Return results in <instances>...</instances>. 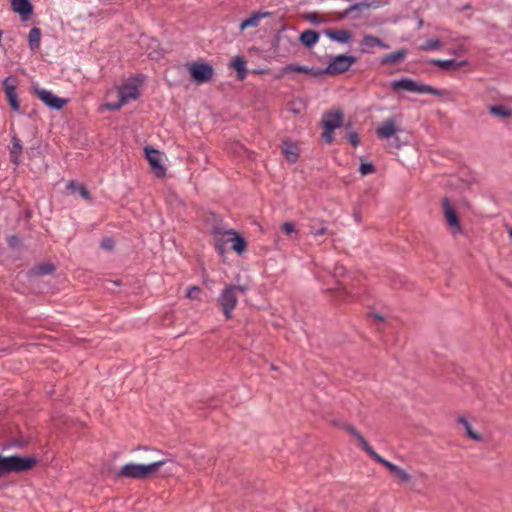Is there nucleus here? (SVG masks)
<instances>
[{
	"label": "nucleus",
	"instance_id": "0eeeda50",
	"mask_svg": "<svg viewBox=\"0 0 512 512\" xmlns=\"http://www.w3.org/2000/svg\"><path fill=\"white\" fill-rule=\"evenodd\" d=\"M357 61L352 55H337L330 57L327 67L323 70L329 75H337L344 73Z\"/></svg>",
	"mask_w": 512,
	"mask_h": 512
},
{
	"label": "nucleus",
	"instance_id": "bb28decb",
	"mask_svg": "<svg viewBox=\"0 0 512 512\" xmlns=\"http://www.w3.org/2000/svg\"><path fill=\"white\" fill-rule=\"evenodd\" d=\"M283 153L286 159L291 163L296 162L298 159V148L295 144L284 143Z\"/></svg>",
	"mask_w": 512,
	"mask_h": 512
},
{
	"label": "nucleus",
	"instance_id": "79ce46f5",
	"mask_svg": "<svg viewBox=\"0 0 512 512\" xmlns=\"http://www.w3.org/2000/svg\"><path fill=\"white\" fill-rule=\"evenodd\" d=\"M54 267L52 265H42L38 268V273L42 275L49 274L53 271Z\"/></svg>",
	"mask_w": 512,
	"mask_h": 512
},
{
	"label": "nucleus",
	"instance_id": "37998d69",
	"mask_svg": "<svg viewBox=\"0 0 512 512\" xmlns=\"http://www.w3.org/2000/svg\"><path fill=\"white\" fill-rule=\"evenodd\" d=\"M373 458H374L377 462H379V463H381L382 465H384L385 467H386V464H389V463H390L389 461L385 460L384 458H382V457H381L379 454H377V453L373 456Z\"/></svg>",
	"mask_w": 512,
	"mask_h": 512
},
{
	"label": "nucleus",
	"instance_id": "58836bf2",
	"mask_svg": "<svg viewBox=\"0 0 512 512\" xmlns=\"http://www.w3.org/2000/svg\"><path fill=\"white\" fill-rule=\"evenodd\" d=\"M348 141L354 146H358L359 143H360V139H359V136L357 133L355 132H351L349 135H348Z\"/></svg>",
	"mask_w": 512,
	"mask_h": 512
},
{
	"label": "nucleus",
	"instance_id": "7ed1b4c3",
	"mask_svg": "<svg viewBox=\"0 0 512 512\" xmlns=\"http://www.w3.org/2000/svg\"><path fill=\"white\" fill-rule=\"evenodd\" d=\"M37 460L33 456L21 457L18 455L4 457L0 455V477L30 470Z\"/></svg>",
	"mask_w": 512,
	"mask_h": 512
},
{
	"label": "nucleus",
	"instance_id": "7c9ffc66",
	"mask_svg": "<svg viewBox=\"0 0 512 512\" xmlns=\"http://www.w3.org/2000/svg\"><path fill=\"white\" fill-rule=\"evenodd\" d=\"M489 111L491 114L501 118H508L512 116V110L503 105L491 106Z\"/></svg>",
	"mask_w": 512,
	"mask_h": 512
},
{
	"label": "nucleus",
	"instance_id": "72a5a7b5",
	"mask_svg": "<svg viewBox=\"0 0 512 512\" xmlns=\"http://www.w3.org/2000/svg\"><path fill=\"white\" fill-rule=\"evenodd\" d=\"M282 229L287 235H290L294 238L298 237L299 232L293 222H284L282 224Z\"/></svg>",
	"mask_w": 512,
	"mask_h": 512
},
{
	"label": "nucleus",
	"instance_id": "09e8293b",
	"mask_svg": "<svg viewBox=\"0 0 512 512\" xmlns=\"http://www.w3.org/2000/svg\"><path fill=\"white\" fill-rule=\"evenodd\" d=\"M423 24H424L423 19L419 18L418 22H417L418 28H421L423 26Z\"/></svg>",
	"mask_w": 512,
	"mask_h": 512
},
{
	"label": "nucleus",
	"instance_id": "473e14b6",
	"mask_svg": "<svg viewBox=\"0 0 512 512\" xmlns=\"http://www.w3.org/2000/svg\"><path fill=\"white\" fill-rule=\"evenodd\" d=\"M441 46L442 42L436 38L427 40L423 45L420 46V49L423 51H433L439 49Z\"/></svg>",
	"mask_w": 512,
	"mask_h": 512
},
{
	"label": "nucleus",
	"instance_id": "4468645a",
	"mask_svg": "<svg viewBox=\"0 0 512 512\" xmlns=\"http://www.w3.org/2000/svg\"><path fill=\"white\" fill-rule=\"evenodd\" d=\"M323 126L329 130L340 128L343 124V113L339 109H334L326 112L323 115Z\"/></svg>",
	"mask_w": 512,
	"mask_h": 512
},
{
	"label": "nucleus",
	"instance_id": "8fccbe9b",
	"mask_svg": "<svg viewBox=\"0 0 512 512\" xmlns=\"http://www.w3.org/2000/svg\"><path fill=\"white\" fill-rule=\"evenodd\" d=\"M375 317V319L379 320V321H383V317L378 315V314H374L373 315Z\"/></svg>",
	"mask_w": 512,
	"mask_h": 512
},
{
	"label": "nucleus",
	"instance_id": "a878e982",
	"mask_svg": "<svg viewBox=\"0 0 512 512\" xmlns=\"http://www.w3.org/2000/svg\"><path fill=\"white\" fill-rule=\"evenodd\" d=\"M386 468L395 476H397L402 482H409L411 475L402 468L398 467L393 463L386 464Z\"/></svg>",
	"mask_w": 512,
	"mask_h": 512
},
{
	"label": "nucleus",
	"instance_id": "9d476101",
	"mask_svg": "<svg viewBox=\"0 0 512 512\" xmlns=\"http://www.w3.org/2000/svg\"><path fill=\"white\" fill-rule=\"evenodd\" d=\"M146 158L152 167L157 177H163L166 173V168L162 164V156L158 150L153 148H145Z\"/></svg>",
	"mask_w": 512,
	"mask_h": 512
},
{
	"label": "nucleus",
	"instance_id": "412c9836",
	"mask_svg": "<svg viewBox=\"0 0 512 512\" xmlns=\"http://www.w3.org/2000/svg\"><path fill=\"white\" fill-rule=\"evenodd\" d=\"M289 73H306V74H312L317 75L318 72L303 65H299L297 63L288 64L285 67L282 68L281 74L286 75Z\"/></svg>",
	"mask_w": 512,
	"mask_h": 512
},
{
	"label": "nucleus",
	"instance_id": "1a4fd4ad",
	"mask_svg": "<svg viewBox=\"0 0 512 512\" xmlns=\"http://www.w3.org/2000/svg\"><path fill=\"white\" fill-rule=\"evenodd\" d=\"M190 74L197 83H206L213 77V68L205 63H193L189 67Z\"/></svg>",
	"mask_w": 512,
	"mask_h": 512
},
{
	"label": "nucleus",
	"instance_id": "f704fd0d",
	"mask_svg": "<svg viewBox=\"0 0 512 512\" xmlns=\"http://www.w3.org/2000/svg\"><path fill=\"white\" fill-rule=\"evenodd\" d=\"M359 171L363 176H365V175L373 173L375 171V167L371 162H364V163H361V165L359 167Z\"/></svg>",
	"mask_w": 512,
	"mask_h": 512
},
{
	"label": "nucleus",
	"instance_id": "20e7f679",
	"mask_svg": "<svg viewBox=\"0 0 512 512\" xmlns=\"http://www.w3.org/2000/svg\"><path fill=\"white\" fill-rule=\"evenodd\" d=\"M246 288L239 285H226L218 296L219 306L226 319H231L233 310L238 303L239 293H244Z\"/></svg>",
	"mask_w": 512,
	"mask_h": 512
},
{
	"label": "nucleus",
	"instance_id": "c756f323",
	"mask_svg": "<svg viewBox=\"0 0 512 512\" xmlns=\"http://www.w3.org/2000/svg\"><path fill=\"white\" fill-rule=\"evenodd\" d=\"M458 422L463 425V427L466 431V434L468 435L469 438H471L475 441L482 440V437L473 431L472 426H471L470 422L468 421V419H466L465 417H459Z\"/></svg>",
	"mask_w": 512,
	"mask_h": 512
},
{
	"label": "nucleus",
	"instance_id": "9b49d317",
	"mask_svg": "<svg viewBox=\"0 0 512 512\" xmlns=\"http://www.w3.org/2000/svg\"><path fill=\"white\" fill-rule=\"evenodd\" d=\"M4 90L6 93L7 100L11 108L18 112L20 110V104L16 93L17 80L14 77H7L3 81Z\"/></svg>",
	"mask_w": 512,
	"mask_h": 512
},
{
	"label": "nucleus",
	"instance_id": "a211bd4d",
	"mask_svg": "<svg viewBox=\"0 0 512 512\" xmlns=\"http://www.w3.org/2000/svg\"><path fill=\"white\" fill-rule=\"evenodd\" d=\"M325 34L332 41H335V42H338L341 44H347L353 38L352 33L350 31L344 30V29L326 30Z\"/></svg>",
	"mask_w": 512,
	"mask_h": 512
},
{
	"label": "nucleus",
	"instance_id": "c85d7f7f",
	"mask_svg": "<svg viewBox=\"0 0 512 512\" xmlns=\"http://www.w3.org/2000/svg\"><path fill=\"white\" fill-rule=\"evenodd\" d=\"M66 188L72 193H79V195L86 200L90 198L89 191L83 185L70 181L67 183Z\"/></svg>",
	"mask_w": 512,
	"mask_h": 512
},
{
	"label": "nucleus",
	"instance_id": "a18cd8bd",
	"mask_svg": "<svg viewBox=\"0 0 512 512\" xmlns=\"http://www.w3.org/2000/svg\"><path fill=\"white\" fill-rule=\"evenodd\" d=\"M392 145H393L394 147H396V148H400V146H401V145H400V143H399V139H398V137H394L393 142H392Z\"/></svg>",
	"mask_w": 512,
	"mask_h": 512
},
{
	"label": "nucleus",
	"instance_id": "c9c22d12",
	"mask_svg": "<svg viewBox=\"0 0 512 512\" xmlns=\"http://www.w3.org/2000/svg\"><path fill=\"white\" fill-rule=\"evenodd\" d=\"M357 440L360 442L363 449L371 456L373 457L376 452L372 449V447L368 444V442L364 439L362 435H357Z\"/></svg>",
	"mask_w": 512,
	"mask_h": 512
},
{
	"label": "nucleus",
	"instance_id": "ea45409f",
	"mask_svg": "<svg viewBox=\"0 0 512 512\" xmlns=\"http://www.w3.org/2000/svg\"><path fill=\"white\" fill-rule=\"evenodd\" d=\"M114 246V241L112 238H105L101 242V247L105 250H111Z\"/></svg>",
	"mask_w": 512,
	"mask_h": 512
},
{
	"label": "nucleus",
	"instance_id": "f03ea898",
	"mask_svg": "<svg viewBox=\"0 0 512 512\" xmlns=\"http://www.w3.org/2000/svg\"><path fill=\"white\" fill-rule=\"evenodd\" d=\"M167 462V459H161L150 464L127 463L120 468L117 476L129 479H146Z\"/></svg>",
	"mask_w": 512,
	"mask_h": 512
},
{
	"label": "nucleus",
	"instance_id": "e433bc0d",
	"mask_svg": "<svg viewBox=\"0 0 512 512\" xmlns=\"http://www.w3.org/2000/svg\"><path fill=\"white\" fill-rule=\"evenodd\" d=\"M201 293V289L198 286H192L188 288L186 296L189 299H197Z\"/></svg>",
	"mask_w": 512,
	"mask_h": 512
},
{
	"label": "nucleus",
	"instance_id": "f8f14e48",
	"mask_svg": "<svg viewBox=\"0 0 512 512\" xmlns=\"http://www.w3.org/2000/svg\"><path fill=\"white\" fill-rule=\"evenodd\" d=\"M213 237L215 241L216 250L222 255L227 250V245L231 244V239L228 237L229 233H235L234 230H225L223 228L215 227L213 228Z\"/></svg>",
	"mask_w": 512,
	"mask_h": 512
},
{
	"label": "nucleus",
	"instance_id": "dca6fc26",
	"mask_svg": "<svg viewBox=\"0 0 512 512\" xmlns=\"http://www.w3.org/2000/svg\"><path fill=\"white\" fill-rule=\"evenodd\" d=\"M12 9L23 19H27L33 12L30 0H11Z\"/></svg>",
	"mask_w": 512,
	"mask_h": 512
},
{
	"label": "nucleus",
	"instance_id": "c03bdc74",
	"mask_svg": "<svg viewBox=\"0 0 512 512\" xmlns=\"http://www.w3.org/2000/svg\"><path fill=\"white\" fill-rule=\"evenodd\" d=\"M373 458H374L377 462H379V463H381L382 465H384L385 467H386V464H389V463H390L389 461L385 460L384 458H382V457H381L379 454H377V453L373 456Z\"/></svg>",
	"mask_w": 512,
	"mask_h": 512
},
{
	"label": "nucleus",
	"instance_id": "f257e3e1",
	"mask_svg": "<svg viewBox=\"0 0 512 512\" xmlns=\"http://www.w3.org/2000/svg\"><path fill=\"white\" fill-rule=\"evenodd\" d=\"M390 88L395 92L402 90L419 94H431L438 97H442L445 100L451 99V94L449 91L444 89H437L435 87L424 84L422 82H417L410 78L395 79L390 82Z\"/></svg>",
	"mask_w": 512,
	"mask_h": 512
},
{
	"label": "nucleus",
	"instance_id": "39448f33",
	"mask_svg": "<svg viewBox=\"0 0 512 512\" xmlns=\"http://www.w3.org/2000/svg\"><path fill=\"white\" fill-rule=\"evenodd\" d=\"M119 101L106 103L105 107L110 111L119 110L122 106L139 97V84L135 80L125 82L118 90Z\"/></svg>",
	"mask_w": 512,
	"mask_h": 512
},
{
	"label": "nucleus",
	"instance_id": "a19ab883",
	"mask_svg": "<svg viewBox=\"0 0 512 512\" xmlns=\"http://www.w3.org/2000/svg\"><path fill=\"white\" fill-rule=\"evenodd\" d=\"M368 5L367 4H364V3H356V4H353L351 6H349L346 11H345V14L348 15L349 13L353 12V11H356V10H359L360 8L362 7H367Z\"/></svg>",
	"mask_w": 512,
	"mask_h": 512
},
{
	"label": "nucleus",
	"instance_id": "ddd939ff",
	"mask_svg": "<svg viewBox=\"0 0 512 512\" xmlns=\"http://www.w3.org/2000/svg\"><path fill=\"white\" fill-rule=\"evenodd\" d=\"M398 122L396 118L385 119L376 129V135L380 139H389L393 137L398 131Z\"/></svg>",
	"mask_w": 512,
	"mask_h": 512
},
{
	"label": "nucleus",
	"instance_id": "f3484780",
	"mask_svg": "<svg viewBox=\"0 0 512 512\" xmlns=\"http://www.w3.org/2000/svg\"><path fill=\"white\" fill-rule=\"evenodd\" d=\"M362 52H369L370 49L378 46L382 49H389V45L376 36L366 34L361 40Z\"/></svg>",
	"mask_w": 512,
	"mask_h": 512
},
{
	"label": "nucleus",
	"instance_id": "4be33fe9",
	"mask_svg": "<svg viewBox=\"0 0 512 512\" xmlns=\"http://www.w3.org/2000/svg\"><path fill=\"white\" fill-rule=\"evenodd\" d=\"M432 63L442 70L458 69L467 64V62L465 60L464 61H456L454 59H447V60L436 59V60H433Z\"/></svg>",
	"mask_w": 512,
	"mask_h": 512
},
{
	"label": "nucleus",
	"instance_id": "2eb2a0df",
	"mask_svg": "<svg viewBox=\"0 0 512 512\" xmlns=\"http://www.w3.org/2000/svg\"><path fill=\"white\" fill-rule=\"evenodd\" d=\"M271 13L267 11H258L254 12L249 18L242 21L239 28L241 31L247 29V28H254L259 26L260 21L264 18L270 17Z\"/></svg>",
	"mask_w": 512,
	"mask_h": 512
},
{
	"label": "nucleus",
	"instance_id": "de8ad7c7",
	"mask_svg": "<svg viewBox=\"0 0 512 512\" xmlns=\"http://www.w3.org/2000/svg\"><path fill=\"white\" fill-rule=\"evenodd\" d=\"M349 431L351 434H353L356 438H357V435H360L354 428L352 427H349Z\"/></svg>",
	"mask_w": 512,
	"mask_h": 512
},
{
	"label": "nucleus",
	"instance_id": "423d86ee",
	"mask_svg": "<svg viewBox=\"0 0 512 512\" xmlns=\"http://www.w3.org/2000/svg\"><path fill=\"white\" fill-rule=\"evenodd\" d=\"M442 209L450 234L453 237H457L458 235L462 234L463 228L460 224L456 209L448 198H444L442 200Z\"/></svg>",
	"mask_w": 512,
	"mask_h": 512
},
{
	"label": "nucleus",
	"instance_id": "6ab92c4d",
	"mask_svg": "<svg viewBox=\"0 0 512 512\" xmlns=\"http://www.w3.org/2000/svg\"><path fill=\"white\" fill-rule=\"evenodd\" d=\"M407 54H408V51L406 49H400L395 52L384 55L381 58L380 63L382 65H393V64L399 63L402 60H404V58L407 56Z\"/></svg>",
	"mask_w": 512,
	"mask_h": 512
},
{
	"label": "nucleus",
	"instance_id": "3c124183",
	"mask_svg": "<svg viewBox=\"0 0 512 512\" xmlns=\"http://www.w3.org/2000/svg\"><path fill=\"white\" fill-rule=\"evenodd\" d=\"M510 235L512 236V230L510 231Z\"/></svg>",
	"mask_w": 512,
	"mask_h": 512
},
{
	"label": "nucleus",
	"instance_id": "6e6552de",
	"mask_svg": "<svg viewBox=\"0 0 512 512\" xmlns=\"http://www.w3.org/2000/svg\"><path fill=\"white\" fill-rule=\"evenodd\" d=\"M35 95L45 103L46 106L52 109L60 110L67 103V100L60 98L53 94L51 91L44 88H36Z\"/></svg>",
	"mask_w": 512,
	"mask_h": 512
},
{
	"label": "nucleus",
	"instance_id": "49530a36",
	"mask_svg": "<svg viewBox=\"0 0 512 512\" xmlns=\"http://www.w3.org/2000/svg\"><path fill=\"white\" fill-rule=\"evenodd\" d=\"M353 217H354V220H355L357 223H359V222L361 221V216L359 215V213H356V212H355V213H354V215H353Z\"/></svg>",
	"mask_w": 512,
	"mask_h": 512
},
{
	"label": "nucleus",
	"instance_id": "2f4dec72",
	"mask_svg": "<svg viewBox=\"0 0 512 512\" xmlns=\"http://www.w3.org/2000/svg\"><path fill=\"white\" fill-rule=\"evenodd\" d=\"M21 152H22L21 141L16 136H13L12 137L11 157H12V161L14 163H18V156L21 154Z\"/></svg>",
	"mask_w": 512,
	"mask_h": 512
},
{
	"label": "nucleus",
	"instance_id": "b1692460",
	"mask_svg": "<svg viewBox=\"0 0 512 512\" xmlns=\"http://www.w3.org/2000/svg\"><path fill=\"white\" fill-rule=\"evenodd\" d=\"M230 67H232L233 69L236 70L237 77L239 80H243L246 77V74H247L246 61L242 57H240V56L235 57L230 62Z\"/></svg>",
	"mask_w": 512,
	"mask_h": 512
},
{
	"label": "nucleus",
	"instance_id": "4c0bfd02",
	"mask_svg": "<svg viewBox=\"0 0 512 512\" xmlns=\"http://www.w3.org/2000/svg\"><path fill=\"white\" fill-rule=\"evenodd\" d=\"M322 138L328 144H331L334 140V130H329L328 128H324V132L322 133Z\"/></svg>",
	"mask_w": 512,
	"mask_h": 512
},
{
	"label": "nucleus",
	"instance_id": "cd10ccee",
	"mask_svg": "<svg viewBox=\"0 0 512 512\" xmlns=\"http://www.w3.org/2000/svg\"><path fill=\"white\" fill-rule=\"evenodd\" d=\"M310 233L314 236H322L327 234V227L321 220L314 219L310 223Z\"/></svg>",
	"mask_w": 512,
	"mask_h": 512
},
{
	"label": "nucleus",
	"instance_id": "aec40b11",
	"mask_svg": "<svg viewBox=\"0 0 512 512\" xmlns=\"http://www.w3.org/2000/svg\"><path fill=\"white\" fill-rule=\"evenodd\" d=\"M320 35L314 30H305L300 34V42L307 48H312L318 41Z\"/></svg>",
	"mask_w": 512,
	"mask_h": 512
},
{
	"label": "nucleus",
	"instance_id": "5701e85b",
	"mask_svg": "<svg viewBox=\"0 0 512 512\" xmlns=\"http://www.w3.org/2000/svg\"><path fill=\"white\" fill-rule=\"evenodd\" d=\"M228 237L231 239V249H233L236 253L242 254L246 250V240L237 232L229 233Z\"/></svg>",
	"mask_w": 512,
	"mask_h": 512
},
{
	"label": "nucleus",
	"instance_id": "393cba45",
	"mask_svg": "<svg viewBox=\"0 0 512 512\" xmlns=\"http://www.w3.org/2000/svg\"><path fill=\"white\" fill-rule=\"evenodd\" d=\"M41 30L39 28H32L28 35L29 47L32 51H36L41 43Z\"/></svg>",
	"mask_w": 512,
	"mask_h": 512
}]
</instances>
